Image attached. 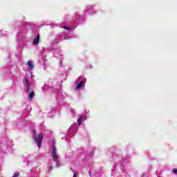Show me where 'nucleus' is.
<instances>
[{
    "instance_id": "nucleus-12",
    "label": "nucleus",
    "mask_w": 177,
    "mask_h": 177,
    "mask_svg": "<svg viewBox=\"0 0 177 177\" xmlns=\"http://www.w3.org/2000/svg\"><path fill=\"white\" fill-rule=\"evenodd\" d=\"M173 172H174V174H177V169H173Z\"/></svg>"
},
{
    "instance_id": "nucleus-13",
    "label": "nucleus",
    "mask_w": 177,
    "mask_h": 177,
    "mask_svg": "<svg viewBox=\"0 0 177 177\" xmlns=\"http://www.w3.org/2000/svg\"><path fill=\"white\" fill-rule=\"evenodd\" d=\"M27 92H30V86H27Z\"/></svg>"
},
{
    "instance_id": "nucleus-15",
    "label": "nucleus",
    "mask_w": 177,
    "mask_h": 177,
    "mask_svg": "<svg viewBox=\"0 0 177 177\" xmlns=\"http://www.w3.org/2000/svg\"><path fill=\"white\" fill-rule=\"evenodd\" d=\"M88 175H89V176H91V171H88Z\"/></svg>"
},
{
    "instance_id": "nucleus-8",
    "label": "nucleus",
    "mask_w": 177,
    "mask_h": 177,
    "mask_svg": "<svg viewBox=\"0 0 177 177\" xmlns=\"http://www.w3.org/2000/svg\"><path fill=\"white\" fill-rule=\"evenodd\" d=\"M33 139L37 142V133L35 132V130H33Z\"/></svg>"
},
{
    "instance_id": "nucleus-16",
    "label": "nucleus",
    "mask_w": 177,
    "mask_h": 177,
    "mask_svg": "<svg viewBox=\"0 0 177 177\" xmlns=\"http://www.w3.org/2000/svg\"><path fill=\"white\" fill-rule=\"evenodd\" d=\"M50 169H53V167H52V166H50Z\"/></svg>"
},
{
    "instance_id": "nucleus-3",
    "label": "nucleus",
    "mask_w": 177,
    "mask_h": 177,
    "mask_svg": "<svg viewBox=\"0 0 177 177\" xmlns=\"http://www.w3.org/2000/svg\"><path fill=\"white\" fill-rule=\"evenodd\" d=\"M34 45H38L39 44V35H37V37L33 39Z\"/></svg>"
},
{
    "instance_id": "nucleus-7",
    "label": "nucleus",
    "mask_w": 177,
    "mask_h": 177,
    "mask_svg": "<svg viewBox=\"0 0 177 177\" xmlns=\"http://www.w3.org/2000/svg\"><path fill=\"white\" fill-rule=\"evenodd\" d=\"M77 122L79 125H81L82 124V115H80L77 119Z\"/></svg>"
},
{
    "instance_id": "nucleus-6",
    "label": "nucleus",
    "mask_w": 177,
    "mask_h": 177,
    "mask_svg": "<svg viewBox=\"0 0 177 177\" xmlns=\"http://www.w3.org/2000/svg\"><path fill=\"white\" fill-rule=\"evenodd\" d=\"M34 96H35V93H34V91L30 92L28 97L29 100H32Z\"/></svg>"
},
{
    "instance_id": "nucleus-10",
    "label": "nucleus",
    "mask_w": 177,
    "mask_h": 177,
    "mask_svg": "<svg viewBox=\"0 0 177 177\" xmlns=\"http://www.w3.org/2000/svg\"><path fill=\"white\" fill-rule=\"evenodd\" d=\"M20 176V173H19V171H17L14 174V175L12 176V177H19Z\"/></svg>"
},
{
    "instance_id": "nucleus-5",
    "label": "nucleus",
    "mask_w": 177,
    "mask_h": 177,
    "mask_svg": "<svg viewBox=\"0 0 177 177\" xmlns=\"http://www.w3.org/2000/svg\"><path fill=\"white\" fill-rule=\"evenodd\" d=\"M82 85H84V81H81L80 82H79L77 86H76V89H81V88H82Z\"/></svg>"
},
{
    "instance_id": "nucleus-14",
    "label": "nucleus",
    "mask_w": 177,
    "mask_h": 177,
    "mask_svg": "<svg viewBox=\"0 0 177 177\" xmlns=\"http://www.w3.org/2000/svg\"><path fill=\"white\" fill-rule=\"evenodd\" d=\"M73 177H77V174L73 171Z\"/></svg>"
},
{
    "instance_id": "nucleus-4",
    "label": "nucleus",
    "mask_w": 177,
    "mask_h": 177,
    "mask_svg": "<svg viewBox=\"0 0 177 177\" xmlns=\"http://www.w3.org/2000/svg\"><path fill=\"white\" fill-rule=\"evenodd\" d=\"M27 66H28L29 70L31 71L32 68H34V65L32 64V61L30 60L27 62Z\"/></svg>"
},
{
    "instance_id": "nucleus-2",
    "label": "nucleus",
    "mask_w": 177,
    "mask_h": 177,
    "mask_svg": "<svg viewBox=\"0 0 177 177\" xmlns=\"http://www.w3.org/2000/svg\"><path fill=\"white\" fill-rule=\"evenodd\" d=\"M43 139H44V136L41 133H39L37 136V145L39 149H41V146H42Z\"/></svg>"
},
{
    "instance_id": "nucleus-11",
    "label": "nucleus",
    "mask_w": 177,
    "mask_h": 177,
    "mask_svg": "<svg viewBox=\"0 0 177 177\" xmlns=\"http://www.w3.org/2000/svg\"><path fill=\"white\" fill-rule=\"evenodd\" d=\"M25 82H26V86H30V82H28V80H27L26 78H25Z\"/></svg>"
},
{
    "instance_id": "nucleus-1",
    "label": "nucleus",
    "mask_w": 177,
    "mask_h": 177,
    "mask_svg": "<svg viewBox=\"0 0 177 177\" xmlns=\"http://www.w3.org/2000/svg\"><path fill=\"white\" fill-rule=\"evenodd\" d=\"M51 157L53 158V160H54V161H55V162L57 164V167H59V156H57L56 146H55V145H53V147Z\"/></svg>"
},
{
    "instance_id": "nucleus-9",
    "label": "nucleus",
    "mask_w": 177,
    "mask_h": 177,
    "mask_svg": "<svg viewBox=\"0 0 177 177\" xmlns=\"http://www.w3.org/2000/svg\"><path fill=\"white\" fill-rule=\"evenodd\" d=\"M63 28L64 30H67L68 31H70L71 30V27L67 26H63Z\"/></svg>"
}]
</instances>
